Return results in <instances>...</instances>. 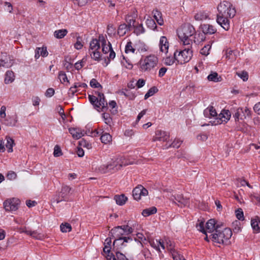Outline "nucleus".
Wrapping results in <instances>:
<instances>
[{
  "label": "nucleus",
  "mask_w": 260,
  "mask_h": 260,
  "mask_svg": "<svg viewBox=\"0 0 260 260\" xmlns=\"http://www.w3.org/2000/svg\"><path fill=\"white\" fill-rule=\"evenodd\" d=\"M145 32V29L142 24H139L137 26H134V32L137 36L143 34Z\"/></svg>",
  "instance_id": "37998d69"
},
{
  "label": "nucleus",
  "mask_w": 260,
  "mask_h": 260,
  "mask_svg": "<svg viewBox=\"0 0 260 260\" xmlns=\"http://www.w3.org/2000/svg\"><path fill=\"white\" fill-rule=\"evenodd\" d=\"M231 114L229 110H222L220 114H219L215 120L213 121H210L212 125L220 124L222 123H226L230 119Z\"/></svg>",
  "instance_id": "9b49d317"
},
{
  "label": "nucleus",
  "mask_w": 260,
  "mask_h": 260,
  "mask_svg": "<svg viewBox=\"0 0 260 260\" xmlns=\"http://www.w3.org/2000/svg\"><path fill=\"white\" fill-rule=\"evenodd\" d=\"M158 91V89L156 87L153 86L150 88L144 96V99L146 100L150 96H152L155 93Z\"/></svg>",
  "instance_id": "c03bdc74"
},
{
  "label": "nucleus",
  "mask_w": 260,
  "mask_h": 260,
  "mask_svg": "<svg viewBox=\"0 0 260 260\" xmlns=\"http://www.w3.org/2000/svg\"><path fill=\"white\" fill-rule=\"evenodd\" d=\"M68 30L66 29L56 30L54 32V37L57 39H62L67 35Z\"/></svg>",
  "instance_id": "e433bc0d"
},
{
  "label": "nucleus",
  "mask_w": 260,
  "mask_h": 260,
  "mask_svg": "<svg viewBox=\"0 0 260 260\" xmlns=\"http://www.w3.org/2000/svg\"><path fill=\"white\" fill-rule=\"evenodd\" d=\"M157 211V209L155 207H151L149 208L145 209L143 210L142 212V214L145 216L147 217L149 215L155 214Z\"/></svg>",
  "instance_id": "72a5a7b5"
},
{
  "label": "nucleus",
  "mask_w": 260,
  "mask_h": 260,
  "mask_svg": "<svg viewBox=\"0 0 260 260\" xmlns=\"http://www.w3.org/2000/svg\"><path fill=\"white\" fill-rule=\"evenodd\" d=\"M196 32L194 27L189 23L182 25L178 30L177 35L179 38L185 43V41H189V43H192V40L189 38L191 37Z\"/></svg>",
  "instance_id": "20e7f679"
},
{
  "label": "nucleus",
  "mask_w": 260,
  "mask_h": 260,
  "mask_svg": "<svg viewBox=\"0 0 260 260\" xmlns=\"http://www.w3.org/2000/svg\"><path fill=\"white\" fill-rule=\"evenodd\" d=\"M127 31V26L125 23L121 24L119 26L118 29V34L121 36H124Z\"/></svg>",
  "instance_id": "79ce46f5"
},
{
  "label": "nucleus",
  "mask_w": 260,
  "mask_h": 260,
  "mask_svg": "<svg viewBox=\"0 0 260 260\" xmlns=\"http://www.w3.org/2000/svg\"><path fill=\"white\" fill-rule=\"evenodd\" d=\"M71 189L72 188L69 186H62L59 194V197L61 198V199L56 200V203H58L61 201H66L68 196L70 194Z\"/></svg>",
  "instance_id": "dca6fc26"
},
{
  "label": "nucleus",
  "mask_w": 260,
  "mask_h": 260,
  "mask_svg": "<svg viewBox=\"0 0 260 260\" xmlns=\"http://www.w3.org/2000/svg\"><path fill=\"white\" fill-rule=\"evenodd\" d=\"M90 85L93 88H98L101 87V84L95 79H92L90 82Z\"/></svg>",
  "instance_id": "052dcab7"
},
{
  "label": "nucleus",
  "mask_w": 260,
  "mask_h": 260,
  "mask_svg": "<svg viewBox=\"0 0 260 260\" xmlns=\"http://www.w3.org/2000/svg\"><path fill=\"white\" fill-rule=\"evenodd\" d=\"M79 89H78L77 87H75V85L74 84L73 86L70 87L69 90V94H71V96H73L74 94L78 92Z\"/></svg>",
  "instance_id": "680f3d73"
},
{
  "label": "nucleus",
  "mask_w": 260,
  "mask_h": 260,
  "mask_svg": "<svg viewBox=\"0 0 260 260\" xmlns=\"http://www.w3.org/2000/svg\"><path fill=\"white\" fill-rule=\"evenodd\" d=\"M114 200L117 204L122 206L124 205L127 200V197L124 194L116 195L114 197Z\"/></svg>",
  "instance_id": "7c9ffc66"
},
{
  "label": "nucleus",
  "mask_w": 260,
  "mask_h": 260,
  "mask_svg": "<svg viewBox=\"0 0 260 260\" xmlns=\"http://www.w3.org/2000/svg\"><path fill=\"white\" fill-rule=\"evenodd\" d=\"M14 63L13 57L10 55H3L2 53L0 59V67L9 68L11 67Z\"/></svg>",
  "instance_id": "4468645a"
},
{
  "label": "nucleus",
  "mask_w": 260,
  "mask_h": 260,
  "mask_svg": "<svg viewBox=\"0 0 260 260\" xmlns=\"http://www.w3.org/2000/svg\"><path fill=\"white\" fill-rule=\"evenodd\" d=\"M20 202V200L17 198L9 199L4 202V207L7 211H15L18 209Z\"/></svg>",
  "instance_id": "9d476101"
},
{
  "label": "nucleus",
  "mask_w": 260,
  "mask_h": 260,
  "mask_svg": "<svg viewBox=\"0 0 260 260\" xmlns=\"http://www.w3.org/2000/svg\"><path fill=\"white\" fill-rule=\"evenodd\" d=\"M251 225L254 232L259 233L260 232V221L258 217L251 219Z\"/></svg>",
  "instance_id": "cd10ccee"
},
{
  "label": "nucleus",
  "mask_w": 260,
  "mask_h": 260,
  "mask_svg": "<svg viewBox=\"0 0 260 260\" xmlns=\"http://www.w3.org/2000/svg\"><path fill=\"white\" fill-rule=\"evenodd\" d=\"M30 236L39 240L41 239L43 237V236L41 234H38L36 231H31Z\"/></svg>",
  "instance_id": "e2e57ef3"
},
{
  "label": "nucleus",
  "mask_w": 260,
  "mask_h": 260,
  "mask_svg": "<svg viewBox=\"0 0 260 260\" xmlns=\"http://www.w3.org/2000/svg\"><path fill=\"white\" fill-rule=\"evenodd\" d=\"M207 78L208 80L215 82L220 81L221 79L220 77H218V75L216 72H212L208 76Z\"/></svg>",
  "instance_id": "58836bf2"
},
{
  "label": "nucleus",
  "mask_w": 260,
  "mask_h": 260,
  "mask_svg": "<svg viewBox=\"0 0 260 260\" xmlns=\"http://www.w3.org/2000/svg\"><path fill=\"white\" fill-rule=\"evenodd\" d=\"M98 100L96 104H95V108H100L101 106L103 109L108 108V103L105 99V96L103 93H98Z\"/></svg>",
  "instance_id": "6ab92c4d"
},
{
  "label": "nucleus",
  "mask_w": 260,
  "mask_h": 260,
  "mask_svg": "<svg viewBox=\"0 0 260 260\" xmlns=\"http://www.w3.org/2000/svg\"><path fill=\"white\" fill-rule=\"evenodd\" d=\"M211 48V45L207 44L205 45L200 51L201 54L203 55L207 56L209 54L210 50Z\"/></svg>",
  "instance_id": "09e8293b"
},
{
  "label": "nucleus",
  "mask_w": 260,
  "mask_h": 260,
  "mask_svg": "<svg viewBox=\"0 0 260 260\" xmlns=\"http://www.w3.org/2000/svg\"><path fill=\"white\" fill-rule=\"evenodd\" d=\"M4 10L9 13H12L13 12V6L12 5L7 2H5L4 4Z\"/></svg>",
  "instance_id": "3c124183"
},
{
  "label": "nucleus",
  "mask_w": 260,
  "mask_h": 260,
  "mask_svg": "<svg viewBox=\"0 0 260 260\" xmlns=\"http://www.w3.org/2000/svg\"><path fill=\"white\" fill-rule=\"evenodd\" d=\"M53 154L54 156L55 157L60 156L62 155L61 150L59 146H55L54 148Z\"/></svg>",
  "instance_id": "5fc2aeb1"
},
{
  "label": "nucleus",
  "mask_w": 260,
  "mask_h": 260,
  "mask_svg": "<svg viewBox=\"0 0 260 260\" xmlns=\"http://www.w3.org/2000/svg\"><path fill=\"white\" fill-rule=\"evenodd\" d=\"M169 138V135L165 131L157 130L155 132V135L153 138V141H167Z\"/></svg>",
  "instance_id": "f3484780"
},
{
  "label": "nucleus",
  "mask_w": 260,
  "mask_h": 260,
  "mask_svg": "<svg viewBox=\"0 0 260 260\" xmlns=\"http://www.w3.org/2000/svg\"><path fill=\"white\" fill-rule=\"evenodd\" d=\"M202 29L204 34L212 35L215 34L217 31L214 26L209 24H204L202 25Z\"/></svg>",
  "instance_id": "4be33fe9"
},
{
  "label": "nucleus",
  "mask_w": 260,
  "mask_h": 260,
  "mask_svg": "<svg viewBox=\"0 0 260 260\" xmlns=\"http://www.w3.org/2000/svg\"><path fill=\"white\" fill-rule=\"evenodd\" d=\"M82 39L80 37L77 38V41L74 45V47L76 49L79 50L82 48L83 45L81 43Z\"/></svg>",
  "instance_id": "13d9d810"
},
{
  "label": "nucleus",
  "mask_w": 260,
  "mask_h": 260,
  "mask_svg": "<svg viewBox=\"0 0 260 260\" xmlns=\"http://www.w3.org/2000/svg\"><path fill=\"white\" fill-rule=\"evenodd\" d=\"M54 92H55V91H54V89H53L52 88H49L47 89V90H46V91L45 92V95L47 97L50 98V97H52L54 95Z\"/></svg>",
  "instance_id": "0e129e2a"
},
{
  "label": "nucleus",
  "mask_w": 260,
  "mask_h": 260,
  "mask_svg": "<svg viewBox=\"0 0 260 260\" xmlns=\"http://www.w3.org/2000/svg\"><path fill=\"white\" fill-rule=\"evenodd\" d=\"M137 14H136V11L134 10L132 14H127L125 16V20L127 23H132V24H134L135 22V18L137 17Z\"/></svg>",
  "instance_id": "4c0bfd02"
},
{
  "label": "nucleus",
  "mask_w": 260,
  "mask_h": 260,
  "mask_svg": "<svg viewBox=\"0 0 260 260\" xmlns=\"http://www.w3.org/2000/svg\"><path fill=\"white\" fill-rule=\"evenodd\" d=\"M79 145L81 146L87 148L88 149H90L92 148L91 144L89 142L86 141L85 139H82L79 142Z\"/></svg>",
  "instance_id": "8fccbe9b"
},
{
  "label": "nucleus",
  "mask_w": 260,
  "mask_h": 260,
  "mask_svg": "<svg viewBox=\"0 0 260 260\" xmlns=\"http://www.w3.org/2000/svg\"><path fill=\"white\" fill-rule=\"evenodd\" d=\"M251 110L247 107L244 108H237L233 116L236 121H238L239 120H244L248 117H250L251 116Z\"/></svg>",
  "instance_id": "1a4fd4ad"
},
{
  "label": "nucleus",
  "mask_w": 260,
  "mask_h": 260,
  "mask_svg": "<svg viewBox=\"0 0 260 260\" xmlns=\"http://www.w3.org/2000/svg\"><path fill=\"white\" fill-rule=\"evenodd\" d=\"M125 52L126 54L133 53L136 54L134 43H133L131 41L128 42L125 47Z\"/></svg>",
  "instance_id": "2f4dec72"
},
{
  "label": "nucleus",
  "mask_w": 260,
  "mask_h": 260,
  "mask_svg": "<svg viewBox=\"0 0 260 260\" xmlns=\"http://www.w3.org/2000/svg\"><path fill=\"white\" fill-rule=\"evenodd\" d=\"M133 229L132 227L128 225H124L121 226H118L115 227L111 231V233L116 235V238L117 239H115L113 242V245L115 246L116 244L118 245L119 243H122L123 244L124 242H128L129 241H132V239L130 237H121L123 235H128L132 233Z\"/></svg>",
  "instance_id": "f03ea898"
},
{
  "label": "nucleus",
  "mask_w": 260,
  "mask_h": 260,
  "mask_svg": "<svg viewBox=\"0 0 260 260\" xmlns=\"http://www.w3.org/2000/svg\"><path fill=\"white\" fill-rule=\"evenodd\" d=\"M226 58L230 60L231 61H233L236 59V54L234 51L228 49L226 51L225 54Z\"/></svg>",
  "instance_id": "ea45409f"
},
{
  "label": "nucleus",
  "mask_w": 260,
  "mask_h": 260,
  "mask_svg": "<svg viewBox=\"0 0 260 260\" xmlns=\"http://www.w3.org/2000/svg\"><path fill=\"white\" fill-rule=\"evenodd\" d=\"M60 230L63 233L69 232L72 230L70 224L68 223H62L60 226Z\"/></svg>",
  "instance_id": "49530a36"
},
{
  "label": "nucleus",
  "mask_w": 260,
  "mask_h": 260,
  "mask_svg": "<svg viewBox=\"0 0 260 260\" xmlns=\"http://www.w3.org/2000/svg\"><path fill=\"white\" fill-rule=\"evenodd\" d=\"M101 140L103 143L108 144L112 141V136L108 133H105L104 131L102 132L101 136Z\"/></svg>",
  "instance_id": "c85d7f7f"
},
{
  "label": "nucleus",
  "mask_w": 260,
  "mask_h": 260,
  "mask_svg": "<svg viewBox=\"0 0 260 260\" xmlns=\"http://www.w3.org/2000/svg\"><path fill=\"white\" fill-rule=\"evenodd\" d=\"M217 225H219V224L216 222L214 219H211L209 220L208 222L206 223V226L207 233H214L215 232L216 226Z\"/></svg>",
  "instance_id": "412c9836"
},
{
  "label": "nucleus",
  "mask_w": 260,
  "mask_h": 260,
  "mask_svg": "<svg viewBox=\"0 0 260 260\" xmlns=\"http://www.w3.org/2000/svg\"><path fill=\"white\" fill-rule=\"evenodd\" d=\"M91 57L95 60L99 61L101 58V53L99 50L89 51Z\"/></svg>",
  "instance_id": "a18cd8bd"
},
{
  "label": "nucleus",
  "mask_w": 260,
  "mask_h": 260,
  "mask_svg": "<svg viewBox=\"0 0 260 260\" xmlns=\"http://www.w3.org/2000/svg\"><path fill=\"white\" fill-rule=\"evenodd\" d=\"M58 78L60 81V82L62 84L65 83L67 84L69 83V81L67 78V75L63 71H60L58 73Z\"/></svg>",
  "instance_id": "a19ab883"
},
{
  "label": "nucleus",
  "mask_w": 260,
  "mask_h": 260,
  "mask_svg": "<svg viewBox=\"0 0 260 260\" xmlns=\"http://www.w3.org/2000/svg\"><path fill=\"white\" fill-rule=\"evenodd\" d=\"M147 26L151 29L154 30L156 28V25L154 20L151 18L146 20Z\"/></svg>",
  "instance_id": "de8ad7c7"
},
{
  "label": "nucleus",
  "mask_w": 260,
  "mask_h": 260,
  "mask_svg": "<svg viewBox=\"0 0 260 260\" xmlns=\"http://www.w3.org/2000/svg\"><path fill=\"white\" fill-rule=\"evenodd\" d=\"M218 13L223 17H229L230 18H233L236 13L235 7L228 1H223L220 3L217 7Z\"/></svg>",
  "instance_id": "39448f33"
},
{
  "label": "nucleus",
  "mask_w": 260,
  "mask_h": 260,
  "mask_svg": "<svg viewBox=\"0 0 260 260\" xmlns=\"http://www.w3.org/2000/svg\"><path fill=\"white\" fill-rule=\"evenodd\" d=\"M115 28L112 24H109L107 26V32L109 35H112L115 34Z\"/></svg>",
  "instance_id": "69168bd1"
},
{
  "label": "nucleus",
  "mask_w": 260,
  "mask_h": 260,
  "mask_svg": "<svg viewBox=\"0 0 260 260\" xmlns=\"http://www.w3.org/2000/svg\"><path fill=\"white\" fill-rule=\"evenodd\" d=\"M6 140L7 143L6 144V147L8 149V152L9 153L12 152L13 151V147L15 144L14 141L9 137H6Z\"/></svg>",
  "instance_id": "f704fd0d"
},
{
  "label": "nucleus",
  "mask_w": 260,
  "mask_h": 260,
  "mask_svg": "<svg viewBox=\"0 0 260 260\" xmlns=\"http://www.w3.org/2000/svg\"><path fill=\"white\" fill-rule=\"evenodd\" d=\"M229 18H230L229 17H223L221 16V15L217 14L216 22L223 29H224L225 30H228L229 29L230 27Z\"/></svg>",
  "instance_id": "2eb2a0df"
},
{
  "label": "nucleus",
  "mask_w": 260,
  "mask_h": 260,
  "mask_svg": "<svg viewBox=\"0 0 260 260\" xmlns=\"http://www.w3.org/2000/svg\"><path fill=\"white\" fill-rule=\"evenodd\" d=\"M15 79L14 73L11 71H8L6 73L5 82L6 84L12 83Z\"/></svg>",
  "instance_id": "473e14b6"
},
{
  "label": "nucleus",
  "mask_w": 260,
  "mask_h": 260,
  "mask_svg": "<svg viewBox=\"0 0 260 260\" xmlns=\"http://www.w3.org/2000/svg\"><path fill=\"white\" fill-rule=\"evenodd\" d=\"M148 193V190L142 185H138L133 190V196L137 201L140 200L142 197L146 196Z\"/></svg>",
  "instance_id": "ddd939ff"
},
{
  "label": "nucleus",
  "mask_w": 260,
  "mask_h": 260,
  "mask_svg": "<svg viewBox=\"0 0 260 260\" xmlns=\"http://www.w3.org/2000/svg\"><path fill=\"white\" fill-rule=\"evenodd\" d=\"M170 200L172 201L173 203L181 208L187 206L189 204L188 199L184 198L182 194L172 196L170 198Z\"/></svg>",
  "instance_id": "f8f14e48"
},
{
  "label": "nucleus",
  "mask_w": 260,
  "mask_h": 260,
  "mask_svg": "<svg viewBox=\"0 0 260 260\" xmlns=\"http://www.w3.org/2000/svg\"><path fill=\"white\" fill-rule=\"evenodd\" d=\"M108 260H128V259L123 253L116 252L115 255L110 256Z\"/></svg>",
  "instance_id": "c9c22d12"
},
{
  "label": "nucleus",
  "mask_w": 260,
  "mask_h": 260,
  "mask_svg": "<svg viewBox=\"0 0 260 260\" xmlns=\"http://www.w3.org/2000/svg\"><path fill=\"white\" fill-rule=\"evenodd\" d=\"M209 13L206 11H200L194 15V18L197 21H203L209 18Z\"/></svg>",
  "instance_id": "5701e85b"
},
{
  "label": "nucleus",
  "mask_w": 260,
  "mask_h": 260,
  "mask_svg": "<svg viewBox=\"0 0 260 260\" xmlns=\"http://www.w3.org/2000/svg\"><path fill=\"white\" fill-rule=\"evenodd\" d=\"M182 143V141L179 139H175V140L172 143L169 147L178 148L180 147Z\"/></svg>",
  "instance_id": "6e6d98bb"
},
{
  "label": "nucleus",
  "mask_w": 260,
  "mask_h": 260,
  "mask_svg": "<svg viewBox=\"0 0 260 260\" xmlns=\"http://www.w3.org/2000/svg\"><path fill=\"white\" fill-rule=\"evenodd\" d=\"M16 174L13 171L9 172L7 175V177L8 178V179L10 180L15 179L16 178Z\"/></svg>",
  "instance_id": "774afa93"
},
{
  "label": "nucleus",
  "mask_w": 260,
  "mask_h": 260,
  "mask_svg": "<svg viewBox=\"0 0 260 260\" xmlns=\"http://www.w3.org/2000/svg\"><path fill=\"white\" fill-rule=\"evenodd\" d=\"M122 157L117 158L115 161L106 165H101L98 168L99 172L105 174L107 173H114L119 170L122 166L126 165L121 161Z\"/></svg>",
  "instance_id": "423d86ee"
},
{
  "label": "nucleus",
  "mask_w": 260,
  "mask_h": 260,
  "mask_svg": "<svg viewBox=\"0 0 260 260\" xmlns=\"http://www.w3.org/2000/svg\"><path fill=\"white\" fill-rule=\"evenodd\" d=\"M159 47L160 51L166 54L168 53L169 49V42L167 38L165 36L160 37L159 43Z\"/></svg>",
  "instance_id": "aec40b11"
},
{
  "label": "nucleus",
  "mask_w": 260,
  "mask_h": 260,
  "mask_svg": "<svg viewBox=\"0 0 260 260\" xmlns=\"http://www.w3.org/2000/svg\"><path fill=\"white\" fill-rule=\"evenodd\" d=\"M232 235V232L229 228L221 230L220 225H217L215 232L212 234L213 241L219 244H227Z\"/></svg>",
  "instance_id": "7ed1b4c3"
},
{
  "label": "nucleus",
  "mask_w": 260,
  "mask_h": 260,
  "mask_svg": "<svg viewBox=\"0 0 260 260\" xmlns=\"http://www.w3.org/2000/svg\"><path fill=\"white\" fill-rule=\"evenodd\" d=\"M99 39L102 46V51L104 54L109 53L108 59H105L106 66H107L110 62L111 59H113L115 57V53L113 51L112 45L109 41H107L105 37L103 35L99 36Z\"/></svg>",
  "instance_id": "6e6552de"
},
{
  "label": "nucleus",
  "mask_w": 260,
  "mask_h": 260,
  "mask_svg": "<svg viewBox=\"0 0 260 260\" xmlns=\"http://www.w3.org/2000/svg\"><path fill=\"white\" fill-rule=\"evenodd\" d=\"M237 75L242 79L243 81H246L248 79V74L247 72L243 71L241 73H237Z\"/></svg>",
  "instance_id": "603ef678"
},
{
  "label": "nucleus",
  "mask_w": 260,
  "mask_h": 260,
  "mask_svg": "<svg viewBox=\"0 0 260 260\" xmlns=\"http://www.w3.org/2000/svg\"><path fill=\"white\" fill-rule=\"evenodd\" d=\"M69 131L72 137L76 139H79L83 136L81 130L79 128L71 127L69 129Z\"/></svg>",
  "instance_id": "b1692460"
},
{
  "label": "nucleus",
  "mask_w": 260,
  "mask_h": 260,
  "mask_svg": "<svg viewBox=\"0 0 260 260\" xmlns=\"http://www.w3.org/2000/svg\"><path fill=\"white\" fill-rule=\"evenodd\" d=\"M152 13L153 14V17L157 23L160 25H162L164 24V20L162 18L161 12L157 10H155L153 11Z\"/></svg>",
  "instance_id": "c756f323"
},
{
  "label": "nucleus",
  "mask_w": 260,
  "mask_h": 260,
  "mask_svg": "<svg viewBox=\"0 0 260 260\" xmlns=\"http://www.w3.org/2000/svg\"><path fill=\"white\" fill-rule=\"evenodd\" d=\"M120 93L121 94L124 95L125 96L131 100L134 99L135 97V95L134 94L131 93L129 91L127 90L125 91H121Z\"/></svg>",
  "instance_id": "864d4df0"
},
{
  "label": "nucleus",
  "mask_w": 260,
  "mask_h": 260,
  "mask_svg": "<svg viewBox=\"0 0 260 260\" xmlns=\"http://www.w3.org/2000/svg\"><path fill=\"white\" fill-rule=\"evenodd\" d=\"M236 216L239 220H244L243 212L241 209H238L236 211Z\"/></svg>",
  "instance_id": "bf43d9fd"
},
{
  "label": "nucleus",
  "mask_w": 260,
  "mask_h": 260,
  "mask_svg": "<svg viewBox=\"0 0 260 260\" xmlns=\"http://www.w3.org/2000/svg\"><path fill=\"white\" fill-rule=\"evenodd\" d=\"M136 54L145 52L148 50V47L146 44L140 40L136 41L134 43Z\"/></svg>",
  "instance_id": "a211bd4d"
},
{
  "label": "nucleus",
  "mask_w": 260,
  "mask_h": 260,
  "mask_svg": "<svg viewBox=\"0 0 260 260\" xmlns=\"http://www.w3.org/2000/svg\"><path fill=\"white\" fill-rule=\"evenodd\" d=\"M192 53V43H189V41L187 40L183 43L182 50L174 52V58L179 63L184 64L191 59Z\"/></svg>",
  "instance_id": "f257e3e1"
},
{
  "label": "nucleus",
  "mask_w": 260,
  "mask_h": 260,
  "mask_svg": "<svg viewBox=\"0 0 260 260\" xmlns=\"http://www.w3.org/2000/svg\"><path fill=\"white\" fill-rule=\"evenodd\" d=\"M157 63V57L154 55H150L140 61V70L142 72H149L156 66Z\"/></svg>",
  "instance_id": "0eeeda50"
},
{
  "label": "nucleus",
  "mask_w": 260,
  "mask_h": 260,
  "mask_svg": "<svg viewBox=\"0 0 260 260\" xmlns=\"http://www.w3.org/2000/svg\"><path fill=\"white\" fill-rule=\"evenodd\" d=\"M204 115L207 118H211L218 116L215 109L212 106L207 108L204 111Z\"/></svg>",
  "instance_id": "393cba45"
},
{
  "label": "nucleus",
  "mask_w": 260,
  "mask_h": 260,
  "mask_svg": "<svg viewBox=\"0 0 260 260\" xmlns=\"http://www.w3.org/2000/svg\"><path fill=\"white\" fill-rule=\"evenodd\" d=\"M100 39H93L90 43L89 51L99 50L100 48Z\"/></svg>",
  "instance_id": "bb28decb"
},
{
  "label": "nucleus",
  "mask_w": 260,
  "mask_h": 260,
  "mask_svg": "<svg viewBox=\"0 0 260 260\" xmlns=\"http://www.w3.org/2000/svg\"><path fill=\"white\" fill-rule=\"evenodd\" d=\"M175 60H176V59L174 57H168L165 59L164 63L167 66H171L174 63Z\"/></svg>",
  "instance_id": "4d7b16f0"
},
{
  "label": "nucleus",
  "mask_w": 260,
  "mask_h": 260,
  "mask_svg": "<svg viewBox=\"0 0 260 260\" xmlns=\"http://www.w3.org/2000/svg\"><path fill=\"white\" fill-rule=\"evenodd\" d=\"M88 99L90 101V102L95 106V104L96 103L97 101L98 100V98H97L95 96H94L93 95H88Z\"/></svg>",
  "instance_id": "338daca9"
},
{
  "label": "nucleus",
  "mask_w": 260,
  "mask_h": 260,
  "mask_svg": "<svg viewBox=\"0 0 260 260\" xmlns=\"http://www.w3.org/2000/svg\"><path fill=\"white\" fill-rule=\"evenodd\" d=\"M17 122V116H8L5 118L4 123L8 126H14Z\"/></svg>",
  "instance_id": "a878e982"
}]
</instances>
